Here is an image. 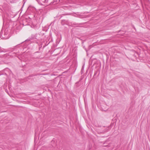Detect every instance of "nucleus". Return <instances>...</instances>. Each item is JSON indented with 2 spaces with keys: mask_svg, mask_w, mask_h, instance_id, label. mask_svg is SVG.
Wrapping results in <instances>:
<instances>
[{
  "mask_svg": "<svg viewBox=\"0 0 150 150\" xmlns=\"http://www.w3.org/2000/svg\"><path fill=\"white\" fill-rule=\"evenodd\" d=\"M107 128L108 129H109V127H107Z\"/></svg>",
  "mask_w": 150,
  "mask_h": 150,
  "instance_id": "f257e3e1",
  "label": "nucleus"
}]
</instances>
